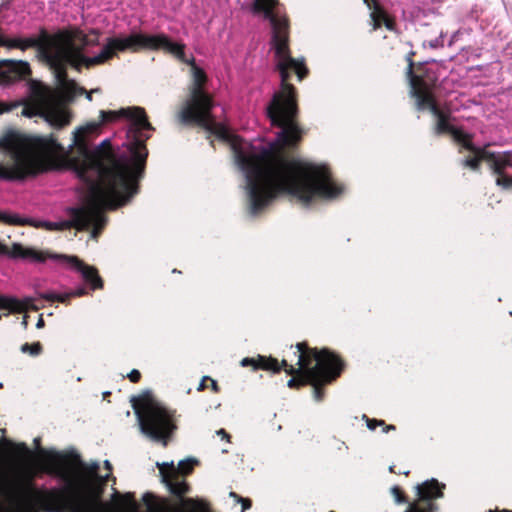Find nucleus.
<instances>
[{"mask_svg":"<svg viewBox=\"0 0 512 512\" xmlns=\"http://www.w3.org/2000/svg\"><path fill=\"white\" fill-rule=\"evenodd\" d=\"M250 11L262 16L271 27L270 46L274 53L275 70L281 79V87L273 92L265 104L264 112L271 127L277 131L272 137L258 136L247 141L232 128L225 109L216 103L205 89L208 76L187 56L186 45L175 41L165 33L131 32L118 38H107L98 52L89 56L87 48L98 45V33L91 36L74 29L68 42L56 47L51 59L71 66L87 67L103 64L117 51L132 49L164 50L175 55L191 68L192 85L188 97L183 100L176 117L185 126H199L209 135L226 144L231 150L234 163L243 178L249 213H261L273 200L288 196L291 201L310 208L318 203L336 200L343 192L325 165H318L291 153L302 141L303 130L297 122L298 105L296 88L288 81L295 72L301 81L308 75L304 58L296 59L289 50V24L278 0H245Z\"/></svg>","mask_w":512,"mask_h":512,"instance_id":"obj_1","label":"nucleus"},{"mask_svg":"<svg viewBox=\"0 0 512 512\" xmlns=\"http://www.w3.org/2000/svg\"><path fill=\"white\" fill-rule=\"evenodd\" d=\"M123 120L126 122V141L117 148L111 171L105 183L93 187L79 204L68 208L69 220H34L23 218L19 214L0 210V222L3 224H106L103 211L129 203L139 192V181L144 177L148 150L145 142L151 137L146 132L154 130L148 121L145 110L138 106L119 110H101L100 122L110 124Z\"/></svg>","mask_w":512,"mask_h":512,"instance_id":"obj_2","label":"nucleus"},{"mask_svg":"<svg viewBox=\"0 0 512 512\" xmlns=\"http://www.w3.org/2000/svg\"><path fill=\"white\" fill-rule=\"evenodd\" d=\"M416 95H410L418 111H430L434 117L433 134L450 136L460 147L473 154L461 160V164L474 171L485 162L496 176V184L503 189L512 190V150L490 151L489 142L480 139L482 124L479 120L467 119L459 122L442 108L439 99L441 93V71L434 59L419 62L413 76Z\"/></svg>","mask_w":512,"mask_h":512,"instance_id":"obj_3","label":"nucleus"},{"mask_svg":"<svg viewBox=\"0 0 512 512\" xmlns=\"http://www.w3.org/2000/svg\"><path fill=\"white\" fill-rule=\"evenodd\" d=\"M44 457L43 470L62 479L66 486L62 490L52 489L41 493V499L49 510L69 512H106L107 504L101 501L107 477L98 475V463L86 465L80 455L47 452L40 449Z\"/></svg>","mask_w":512,"mask_h":512,"instance_id":"obj_4","label":"nucleus"},{"mask_svg":"<svg viewBox=\"0 0 512 512\" xmlns=\"http://www.w3.org/2000/svg\"><path fill=\"white\" fill-rule=\"evenodd\" d=\"M50 146L63 149L53 135L28 136L7 129L0 137V150L10 157L13 164L6 166L0 163V180L25 181L45 172V157Z\"/></svg>","mask_w":512,"mask_h":512,"instance_id":"obj_5","label":"nucleus"},{"mask_svg":"<svg viewBox=\"0 0 512 512\" xmlns=\"http://www.w3.org/2000/svg\"><path fill=\"white\" fill-rule=\"evenodd\" d=\"M297 366L288 364L286 359L281 362L272 356L257 355L256 357H245L241 360L242 367H251L253 371L264 370L272 373H279L282 369L292 377L288 380L287 386L291 389H300L307 386L310 381H315L316 363L320 359V349L312 348L307 342H299L295 345Z\"/></svg>","mask_w":512,"mask_h":512,"instance_id":"obj_6","label":"nucleus"},{"mask_svg":"<svg viewBox=\"0 0 512 512\" xmlns=\"http://www.w3.org/2000/svg\"><path fill=\"white\" fill-rule=\"evenodd\" d=\"M141 431L151 439L167 446L177 430L175 410L155 402L148 394L131 399Z\"/></svg>","mask_w":512,"mask_h":512,"instance_id":"obj_7","label":"nucleus"},{"mask_svg":"<svg viewBox=\"0 0 512 512\" xmlns=\"http://www.w3.org/2000/svg\"><path fill=\"white\" fill-rule=\"evenodd\" d=\"M0 256L29 260L34 263H45L51 260L57 264L80 272L83 279L90 285L92 290L102 289L104 286L103 279L100 277L97 268L84 263L75 255L58 254L50 250H38L24 247L20 243H13V245L9 247L0 242Z\"/></svg>","mask_w":512,"mask_h":512,"instance_id":"obj_8","label":"nucleus"},{"mask_svg":"<svg viewBox=\"0 0 512 512\" xmlns=\"http://www.w3.org/2000/svg\"><path fill=\"white\" fill-rule=\"evenodd\" d=\"M345 369V362L341 356L329 348L320 349V359H317L315 372L318 374L315 381L308 385L313 387L314 399L322 401L325 396L324 387L340 377Z\"/></svg>","mask_w":512,"mask_h":512,"instance_id":"obj_9","label":"nucleus"},{"mask_svg":"<svg viewBox=\"0 0 512 512\" xmlns=\"http://www.w3.org/2000/svg\"><path fill=\"white\" fill-rule=\"evenodd\" d=\"M31 75V68L28 62L23 60H0V86L3 89L11 90L19 94V87L26 88Z\"/></svg>","mask_w":512,"mask_h":512,"instance_id":"obj_10","label":"nucleus"},{"mask_svg":"<svg viewBox=\"0 0 512 512\" xmlns=\"http://www.w3.org/2000/svg\"><path fill=\"white\" fill-rule=\"evenodd\" d=\"M162 482L166 484L171 494L182 498L190 490L188 483L185 480L178 481V471L173 463H163L158 465Z\"/></svg>","mask_w":512,"mask_h":512,"instance_id":"obj_11","label":"nucleus"},{"mask_svg":"<svg viewBox=\"0 0 512 512\" xmlns=\"http://www.w3.org/2000/svg\"><path fill=\"white\" fill-rule=\"evenodd\" d=\"M410 22L417 28L436 24L438 13L432 8L414 7L409 13Z\"/></svg>","mask_w":512,"mask_h":512,"instance_id":"obj_12","label":"nucleus"},{"mask_svg":"<svg viewBox=\"0 0 512 512\" xmlns=\"http://www.w3.org/2000/svg\"><path fill=\"white\" fill-rule=\"evenodd\" d=\"M445 484L439 483L436 479L425 481L417 486V494L419 501L433 500L443 497Z\"/></svg>","mask_w":512,"mask_h":512,"instance_id":"obj_13","label":"nucleus"},{"mask_svg":"<svg viewBox=\"0 0 512 512\" xmlns=\"http://www.w3.org/2000/svg\"><path fill=\"white\" fill-rule=\"evenodd\" d=\"M13 494L21 504L30 497L40 494V492L36 489L32 476H29L19 477V482L13 487Z\"/></svg>","mask_w":512,"mask_h":512,"instance_id":"obj_14","label":"nucleus"},{"mask_svg":"<svg viewBox=\"0 0 512 512\" xmlns=\"http://www.w3.org/2000/svg\"><path fill=\"white\" fill-rule=\"evenodd\" d=\"M25 98L10 101L0 100V114L12 112L19 106H23L21 114L27 118H33L38 115V109L31 105H25Z\"/></svg>","mask_w":512,"mask_h":512,"instance_id":"obj_15","label":"nucleus"},{"mask_svg":"<svg viewBox=\"0 0 512 512\" xmlns=\"http://www.w3.org/2000/svg\"><path fill=\"white\" fill-rule=\"evenodd\" d=\"M30 300L21 301L14 297H8L0 295V309L6 310L7 313L0 314L2 316H8L10 313H23L28 309Z\"/></svg>","mask_w":512,"mask_h":512,"instance_id":"obj_16","label":"nucleus"},{"mask_svg":"<svg viewBox=\"0 0 512 512\" xmlns=\"http://www.w3.org/2000/svg\"><path fill=\"white\" fill-rule=\"evenodd\" d=\"M415 55V52L414 51H410L407 56H406V61L408 63V67H407V70H406V79L408 81V84H409V94L410 95H416L417 94V90L415 89L414 87V81H413V76H414V71L416 70L415 67L417 68V65L416 63L414 62L413 60V56Z\"/></svg>","mask_w":512,"mask_h":512,"instance_id":"obj_17","label":"nucleus"},{"mask_svg":"<svg viewBox=\"0 0 512 512\" xmlns=\"http://www.w3.org/2000/svg\"><path fill=\"white\" fill-rule=\"evenodd\" d=\"M86 294H87V291L85 288H77V289L71 291L70 293H67L64 295H59V294H55V293L46 294L44 296V298L51 302L58 301L61 303H65L71 297H80V296H84Z\"/></svg>","mask_w":512,"mask_h":512,"instance_id":"obj_18","label":"nucleus"},{"mask_svg":"<svg viewBox=\"0 0 512 512\" xmlns=\"http://www.w3.org/2000/svg\"><path fill=\"white\" fill-rule=\"evenodd\" d=\"M438 506L432 500L419 501L409 505L406 512H436Z\"/></svg>","mask_w":512,"mask_h":512,"instance_id":"obj_19","label":"nucleus"},{"mask_svg":"<svg viewBox=\"0 0 512 512\" xmlns=\"http://www.w3.org/2000/svg\"><path fill=\"white\" fill-rule=\"evenodd\" d=\"M468 26L460 27L457 31H455L449 41L448 46H452L458 42L464 41L466 38H469L471 36V33L473 32V28L470 26V24H467Z\"/></svg>","mask_w":512,"mask_h":512,"instance_id":"obj_20","label":"nucleus"},{"mask_svg":"<svg viewBox=\"0 0 512 512\" xmlns=\"http://www.w3.org/2000/svg\"><path fill=\"white\" fill-rule=\"evenodd\" d=\"M483 9L478 5H473L470 10L464 15L463 20L465 24H477Z\"/></svg>","mask_w":512,"mask_h":512,"instance_id":"obj_21","label":"nucleus"},{"mask_svg":"<svg viewBox=\"0 0 512 512\" xmlns=\"http://www.w3.org/2000/svg\"><path fill=\"white\" fill-rule=\"evenodd\" d=\"M43 228L53 231V230H64L66 228H76L77 230H84V228H88L89 226H42ZM93 228L92 236L97 237L104 229L105 226H91Z\"/></svg>","mask_w":512,"mask_h":512,"instance_id":"obj_22","label":"nucleus"},{"mask_svg":"<svg viewBox=\"0 0 512 512\" xmlns=\"http://www.w3.org/2000/svg\"><path fill=\"white\" fill-rule=\"evenodd\" d=\"M20 350L22 353L29 354L35 357L39 356L42 353L43 347L40 342H34L32 344L24 343L21 345Z\"/></svg>","mask_w":512,"mask_h":512,"instance_id":"obj_23","label":"nucleus"},{"mask_svg":"<svg viewBox=\"0 0 512 512\" xmlns=\"http://www.w3.org/2000/svg\"><path fill=\"white\" fill-rule=\"evenodd\" d=\"M46 121L56 130H61L69 124L66 118L58 115H51L49 118H46Z\"/></svg>","mask_w":512,"mask_h":512,"instance_id":"obj_24","label":"nucleus"},{"mask_svg":"<svg viewBox=\"0 0 512 512\" xmlns=\"http://www.w3.org/2000/svg\"><path fill=\"white\" fill-rule=\"evenodd\" d=\"M196 460H183L180 461L176 470L178 471V476L181 474L182 476H187L192 473L194 469V464Z\"/></svg>","mask_w":512,"mask_h":512,"instance_id":"obj_25","label":"nucleus"},{"mask_svg":"<svg viewBox=\"0 0 512 512\" xmlns=\"http://www.w3.org/2000/svg\"><path fill=\"white\" fill-rule=\"evenodd\" d=\"M7 444L10 445L13 448V451L19 456L31 457L32 455V451L25 443L13 444L12 442L8 441Z\"/></svg>","mask_w":512,"mask_h":512,"instance_id":"obj_26","label":"nucleus"},{"mask_svg":"<svg viewBox=\"0 0 512 512\" xmlns=\"http://www.w3.org/2000/svg\"><path fill=\"white\" fill-rule=\"evenodd\" d=\"M446 37V33L440 31L439 37L430 40L428 42H424L423 46L426 47L428 45L431 49H438L444 46V38Z\"/></svg>","mask_w":512,"mask_h":512,"instance_id":"obj_27","label":"nucleus"},{"mask_svg":"<svg viewBox=\"0 0 512 512\" xmlns=\"http://www.w3.org/2000/svg\"><path fill=\"white\" fill-rule=\"evenodd\" d=\"M391 493L398 504L407 503L408 499L404 491L399 486H393Z\"/></svg>","mask_w":512,"mask_h":512,"instance_id":"obj_28","label":"nucleus"},{"mask_svg":"<svg viewBox=\"0 0 512 512\" xmlns=\"http://www.w3.org/2000/svg\"><path fill=\"white\" fill-rule=\"evenodd\" d=\"M363 418L366 421L367 427L372 431H374L378 426L385 425V422L383 420L371 419V418H368L366 415H363Z\"/></svg>","mask_w":512,"mask_h":512,"instance_id":"obj_29","label":"nucleus"},{"mask_svg":"<svg viewBox=\"0 0 512 512\" xmlns=\"http://www.w3.org/2000/svg\"><path fill=\"white\" fill-rule=\"evenodd\" d=\"M123 502L131 509L136 508V502L132 493H126L122 496Z\"/></svg>","mask_w":512,"mask_h":512,"instance_id":"obj_30","label":"nucleus"},{"mask_svg":"<svg viewBox=\"0 0 512 512\" xmlns=\"http://www.w3.org/2000/svg\"><path fill=\"white\" fill-rule=\"evenodd\" d=\"M101 89L100 88H95V89H92L91 91H87L84 87H79V94H85L86 95V98L91 101L92 100V93H98L100 92Z\"/></svg>","mask_w":512,"mask_h":512,"instance_id":"obj_31","label":"nucleus"},{"mask_svg":"<svg viewBox=\"0 0 512 512\" xmlns=\"http://www.w3.org/2000/svg\"><path fill=\"white\" fill-rule=\"evenodd\" d=\"M132 383H138L141 380V373L133 369L127 376Z\"/></svg>","mask_w":512,"mask_h":512,"instance_id":"obj_32","label":"nucleus"},{"mask_svg":"<svg viewBox=\"0 0 512 512\" xmlns=\"http://www.w3.org/2000/svg\"><path fill=\"white\" fill-rule=\"evenodd\" d=\"M238 502L242 505V512L250 509L252 506V501L249 498L238 497Z\"/></svg>","mask_w":512,"mask_h":512,"instance_id":"obj_33","label":"nucleus"},{"mask_svg":"<svg viewBox=\"0 0 512 512\" xmlns=\"http://www.w3.org/2000/svg\"><path fill=\"white\" fill-rule=\"evenodd\" d=\"M208 380H211V377L203 376L198 387H197V391L202 392L205 389H207L208 388V385H207Z\"/></svg>","mask_w":512,"mask_h":512,"instance_id":"obj_34","label":"nucleus"},{"mask_svg":"<svg viewBox=\"0 0 512 512\" xmlns=\"http://www.w3.org/2000/svg\"><path fill=\"white\" fill-rule=\"evenodd\" d=\"M208 382H210V389L214 392V393H219L220 392V386L218 385L217 381L212 379L211 380H208Z\"/></svg>","mask_w":512,"mask_h":512,"instance_id":"obj_35","label":"nucleus"},{"mask_svg":"<svg viewBox=\"0 0 512 512\" xmlns=\"http://www.w3.org/2000/svg\"><path fill=\"white\" fill-rule=\"evenodd\" d=\"M384 25L390 31H394L395 30V22L393 20H391V19H385L384 20Z\"/></svg>","mask_w":512,"mask_h":512,"instance_id":"obj_36","label":"nucleus"},{"mask_svg":"<svg viewBox=\"0 0 512 512\" xmlns=\"http://www.w3.org/2000/svg\"><path fill=\"white\" fill-rule=\"evenodd\" d=\"M383 432L388 433L389 431H394L396 427L394 425H383Z\"/></svg>","mask_w":512,"mask_h":512,"instance_id":"obj_37","label":"nucleus"},{"mask_svg":"<svg viewBox=\"0 0 512 512\" xmlns=\"http://www.w3.org/2000/svg\"><path fill=\"white\" fill-rule=\"evenodd\" d=\"M363 2L367 5L369 9H372L375 6V0H363Z\"/></svg>","mask_w":512,"mask_h":512,"instance_id":"obj_38","label":"nucleus"},{"mask_svg":"<svg viewBox=\"0 0 512 512\" xmlns=\"http://www.w3.org/2000/svg\"><path fill=\"white\" fill-rule=\"evenodd\" d=\"M110 138H106L104 139L98 146L99 149H102L104 147H106L109 143H110Z\"/></svg>","mask_w":512,"mask_h":512,"instance_id":"obj_39","label":"nucleus"},{"mask_svg":"<svg viewBox=\"0 0 512 512\" xmlns=\"http://www.w3.org/2000/svg\"><path fill=\"white\" fill-rule=\"evenodd\" d=\"M218 434H219V435H221L223 438H226V439H228V440H229V438H230V435H229V434H228L224 429H220V430L218 431Z\"/></svg>","mask_w":512,"mask_h":512,"instance_id":"obj_40","label":"nucleus"},{"mask_svg":"<svg viewBox=\"0 0 512 512\" xmlns=\"http://www.w3.org/2000/svg\"><path fill=\"white\" fill-rule=\"evenodd\" d=\"M43 326H44V320H43L42 316H40V318L37 321L36 327L42 328Z\"/></svg>","mask_w":512,"mask_h":512,"instance_id":"obj_41","label":"nucleus"},{"mask_svg":"<svg viewBox=\"0 0 512 512\" xmlns=\"http://www.w3.org/2000/svg\"><path fill=\"white\" fill-rule=\"evenodd\" d=\"M152 498H153V495H152V494H150V493H145V494H144V496H143V500H144L145 502H148V501H149L150 499H152Z\"/></svg>","mask_w":512,"mask_h":512,"instance_id":"obj_42","label":"nucleus"},{"mask_svg":"<svg viewBox=\"0 0 512 512\" xmlns=\"http://www.w3.org/2000/svg\"><path fill=\"white\" fill-rule=\"evenodd\" d=\"M230 497L234 498L238 502V497H241L236 492H230Z\"/></svg>","mask_w":512,"mask_h":512,"instance_id":"obj_43","label":"nucleus"},{"mask_svg":"<svg viewBox=\"0 0 512 512\" xmlns=\"http://www.w3.org/2000/svg\"><path fill=\"white\" fill-rule=\"evenodd\" d=\"M105 467H106L107 469L111 470V468H112V467H111V464H110V462H109V461H105Z\"/></svg>","mask_w":512,"mask_h":512,"instance_id":"obj_44","label":"nucleus"},{"mask_svg":"<svg viewBox=\"0 0 512 512\" xmlns=\"http://www.w3.org/2000/svg\"><path fill=\"white\" fill-rule=\"evenodd\" d=\"M381 24L377 23V21L375 20V25H374V29H377L378 27H380Z\"/></svg>","mask_w":512,"mask_h":512,"instance_id":"obj_45","label":"nucleus"},{"mask_svg":"<svg viewBox=\"0 0 512 512\" xmlns=\"http://www.w3.org/2000/svg\"><path fill=\"white\" fill-rule=\"evenodd\" d=\"M173 272H174V273H180V271H178V270H176V269H174V270H173Z\"/></svg>","mask_w":512,"mask_h":512,"instance_id":"obj_46","label":"nucleus"}]
</instances>
